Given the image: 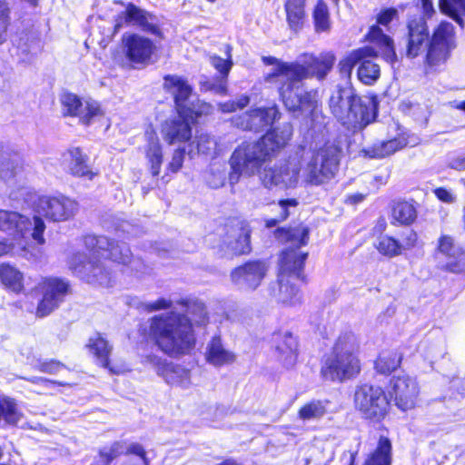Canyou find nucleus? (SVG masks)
Here are the masks:
<instances>
[{"mask_svg": "<svg viewBox=\"0 0 465 465\" xmlns=\"http://www.w3.org/2000/svg\"><path fill=\"white\" fill-rule=\"evenodd\" d=\"M457 108H458V109H460V110L465 111V100H464V101H461V102L457 105Z\"/></svg>", "mask_w": 465, "mask_h": 465, "instance_id": "774afa93", "label": "nucleus"}, {"mask_svg": "<svg viewBox=\"0 0 465 465\" xmlns=\"http://www.w3.org/2000/svg\"><path fill=\"white\" fill-rule=\"evenodd\" d=\"M30 381L35 384H43L44 386L49 387V386H57V387H66L69 384L64 381H54L50 380L46 378H41V377H35L30 379Z\"/></svg>", "mask_w": 465, "mask_h": 465, "instance_id": "bf43d9fd", "label": "nucleus"}, {"mask_svg": "<svg viewBox=\"0 0 465 465\" xmlns=\"http://www.w3.org/2000/svg\"><path fill=\"white\" fill-rule=\"evenodd\" d=\"M300 248L286 247L279 253L278 276L280 292L283 294V302H292L299 293L298 283H307L305 263L308 252H301Z\"/></svg>", "mask_w": 465, "mask_h": 465, "instance_id": "9d476101", "label": "nucleus"}, {"mask_svg": "<svg viewBox=\"0 0 465 465\" xmlns=\"http://www.w3.org/2000/svg\"><path fill=\"white\" fill-rule=\"evenodd\" d=\"M398 18V9L395 7H386L381 9L376 15V25L370 26L365 40L374 43L381 53V57L393 64L397 60V54L393 39L384 34L380 25L388 26L394 19Z\"/></svg>", "mask_w": 465, "mask_h": 465, "instance_id": "dca6fc26", "label": "nucleus"}, {"mask_svg": "<svg viewBox=\"0 0 465 465\" xmlns=\"http://www.w3.org/2000/svg\"><path fill=\"white\" fill-rule=\"evenodd\" d=\"M336 62L333 52H322L318 55H312L306 64L297 62L298 74L293 73V91L298 96H302L308 91H302L299 83L308 78L315 77L319 81L326 78L332 70Z\"/></svg>", "mask_w": 465, "mask_h": 465, "instance_id": "f3484780", "label": "nucleus"}, {"mask_svg": "<svg viewBox=\"0 0 465 465\" xmlns=\"http://www.w3.org/2000/svg\"><path fill=\"white\" fill-rule=\"evenodd\" d=\"M65 368V365L62 361L55 359L44 360L37 364V370L39 371L48 374H56Z\"/></svg>", "mask_w": 465, "mask_h": 465, "instance_id": "864d4df0", "label": "nucleus"}, {"mask_svg": "<svg viewBox=\"0 0 465 465\" xmlns=\"http://www.w3.org/2000/svg\"><path fill=\"white\" fill-rule=\"evenodd\" d=\"M71 291L68 281L59 277H44L31 290V293L39 292L42 294L37 302L35 315L37 318H45L56 310L64 301Z\"/></svg>", "mask_w": 465, "mask_h": 465, "instance_id": "4468645a", "label": "nucleus"}, {"mask_svg": "<svg viewBox=\"0 0 465 465\" xmlns=\"http://www.w3.org/2000/svg\"><path fill=\"white\" fill-rule=\"evenodd\" d=\"M163 79V88L166 93L172 94L177 114L195 118L207 117L213 113V105L204 101L197 100L190 105L186 104L193 94V88L184 77L165 74Z\"/></svg>", "mask_w": 465, "mask_h": 465, "instance_id": "f8f14e48", "label": "nucleus"}, {"mask_svg": "<svg viewBox=\"0 0 465 465\" xmlns=\"http://www.w3.org/2000/svg\"><path fill=\"white\" fill-rule=\"evenodd\" d=\"M307 0H284V11L289 28L293 32L301 31L307 19Z\"/></svg>", "mask_w": 465, "mask_h": 465, "instance_id": "f704fd0d", "label": "nucleus"}, {"mask_svg": "<svg viewBox=\"0 0 465 465\" xmlns=\"http://www.w3.org/2000/svg\"><path fill=\"white\" fill-rule=\"evenodd\" d=\"M365 49L356 48L349 52L344 57H342L338 63V72L342 78L349 79L351 76L352 70L359 59L362 57V54L365 53Z\"/></svg>", "mask_w": 465, "mask_h": 465, "instance_id": "c03bdc74", "label": "nucleus"}, {"mask_svg": "<svg viewBox=\"0 0 465 465\" xmlns=\"http://www.w3.org/2000/svg\"><path fill=\"white\" fill-rule=\"evenodd\" d=\"M404 359L403 352L396 347H388L381 350L373 361V370L378 375L392 376L401 369Z\"/></svg>", "mask_w": 465, "mask_h": 465, "instance_id": "cd10ccee", "label": "nucleus"}, {"mask_svg": "<svg viewBox=\"0 0 465 465\" xmlns=\"http://www.w3.org/2000/svg\"><path fill=\"white\" fill-rule=\"evenodd\" d=\"M400 236V239L390 234L379 237L374 247L381 256L391 259L412 251L420 243L418 232L412 228L403 230Z\"/></svg>", "mask_w": 465, "mask_h": 465, "instance_id": "4be33fe9", "label": "nucleus"}, {"mask_svg": "<svg viewBox=\"0 0 465 465\" xmlns=\"http://www.w3.org/2000/svg\"><path fill=\"white\" fill-rule=\"evenodd\" d=\"M147 159L149 171L152 176H158L161 173L163 162V152L162 144L155 131H152L147 136V144L144 151Z\"/></svg>", "mask_w": 465, "mask_h": 465, "instance_id": "c9c22d12", "label": "nucleus"}, {"mask_svg": "<svg viewBox=\"0 0 465 465\" xmlns=\"http://www.w3.org/2000/svg\"><path fill=\"white\" fill-rule=\"evenodd\" d=\"M35 211L52 222H65L78 211V203L66 195H41L35 203Z\"/></svg>", "mask_w": 465, "mask_h": 465, "instance_id": "a211bd4d", "label": "nucleus"}, {"mask_svg": "<svg viewBox=\"0 0 465 465\" xmlns=\"http://www.w3.org/2000/svg\"><path fill=\"white\" fill-rule=\"evenodd\" d=\"M231 51H232L231 45H227V46H226L227 58L226 59H223L217 54L211 56L212 65L220 73V75L223 79H226L228 77V74L232 66Z\"/></svg>", "mask_w": 465, "mask_h": 465, "instance_id": "3c124183", "label": "nucleus"}, {"mask_svg": "<svg viewBox=\"0 0 465 465\" xmlns=\"http://www.w3.org/2000/svg\"><path fill=\"white\" fill-rule=\"evenodd\" d=\"M281 116L278 106L272 104L249 109L240 117L238 124L243 130L259 133L270 128L258 139L243 141L235 147L229 158L231 179L253 176L288 144L292 130L281 131L272 127Z\"/></svg>", "mask_w": 465, "mask_h": 465, "instance_id": "f257e3e1", "label": "nucleus"}, {"mask_svg": "<svg viewBox=\"0 0 465 465\" xmlns=\"http://www.w3.org/2000/svg\"><path fill=\"white\" fill-rule=\"evenodd\" d=\"M33 219H34V227H33V232L31 233V236L36 242V243L42 245L45 242V237H44V232L45 231V222L38 215H35Z\"/></svg>", "mask_w": 465, "mask_h": 465, "instance_id": "6e6d98bb", "label": "nucleus"}, {"mask_svg": "<svg viewBox=\"0 0 465 465\" xmlns=\"http://www.w3.org/2000/svg\"><path fill=\"white\" fill-rule=\"evenodd\" d=\"M61 104L64 108V116L77 117L83 106L82 99L73 93H64L61 96Z\"/></svg>", "mask_w": 465, "mask_h": 465, "instance_id": "49530a36", "label": "nucleus"}, {"mask_svg": "<svg viewBox=\"0 0 465 465\" xmlns=\"http://www.w3.org/2000/svg\"><path fill=\"white\" fill-rule=\"evenodd\" d=\"M23 414L17 401L10 396L0 393V423L16 426Z\"/></svg>", "mask_w": 465, "mask_h": 465, "instance_id": "a19ab883", "label": "nucleus"}, {"mask_svg": "<svg viewBox=\"0 0 465 465\" xmlns=\"http://www.w3.org/2000/svg\"><path fill=\"white\" fill-rule=\"evenodd\" d=\"M213 235L216 243L212 248L222 256L230 253L233 257L247 256L252 252V227L248 220L241 215H229L216 225Z\"/></svg>", "mask_w": 465, "mask_h": 465, "instance_id": "1a4fd4ad", "label": "nucleus"}, {"mask_svg": "<svg viewBox=\"0 0 465 465\" xmlns=\"http://www.w3.org/2000/svg\"><path fill=\"white\" fill-rule=\"evenodd\" d=\"M329 108L332 116L347 129L362 130L378 116L377 103L362 97L354 91L346 94L340 87L329 98Z\"/></svg>", "mask_w": 465, "mask_h": 465, "instance_id": "6e6552de", "label": "nucleus"}, {"mask_svg": "<svg viewBox=\"0 0 465 465\" xmlns=\"http://www.w3.org/2000/svg\"><path fill=\"white\" fill-rule=\"evenodd\" d=\"M342 147L337 141H325L316 148L304 168V182L320 186L332 180L339 171Z\"/></svg>", "mask_w": 465, "mask_h": 465, "instance_id": "9b49d317", "label": "nucleus"}, {"mask_svg": "<svg viewBox=\"0 0 465 465\" xmlns=\"http://www.w3.org/2000/svg\"><path fill=\"white\" fill-rule=\"evenodd\" d=\"M124 440H115L108 448L98 450L101 465H110L114 460L124 455Z\"/></svg>", "mask_w": 465, "mask_h": 465, "instance_id": "de8ad7c7", "label": "nucleus"}, {"mask_svg": "<svg viewBox=\"0 0 465 465\" xmlns=\"http://www.w3.org/2000/svg\"><path fill=\"white\" fill-rule=\"evenodd\" d=\"M439 8L443 15L451 18L460 26L463 25L462 16H465V0H439Z\"/></svg>", "mask_w": 465, "mask_h": 465, "instance_id": "37998d69", "label": "nucleus"}, {"mask_svg": "<svg viewBox=\"0 0 465 465\" xmlns=\"http://www.w3.org/2000/svg\"><path fill=\"white\" fill-rule=\"evenodd\" d=\"M83 244L86 253L76 251L68 256L66 263L74 275L94 288H107L112 284L113 272L106 262L126 265L132 259L129 247L106 236L86 234Z\"/></svg>", "mask_w": 465, "mask_h": 465, "instance_id": "39448f33", "label": "nucleus"}, {"mask_svg": "<svg viewBox=\"0 0 465 465\" xmlns=\"http://www.w3.org/2000/svg\"><path fill=\"white\" fill-rule=\"evenodd\" d=\"M407 144L408 139L403 135H398L388 140L375 141L363 147L361 153L364 157L369 159H382L403 149Z\"/></svg>", "mask_w": 465, "mask_h": 465, "instance_id": "c756f323", "label": "nucleus"}, {"mask_svg": "<svg viewBox=\"0 0 465 465\" xmlns=\"http://www.w3.org/2000/svg\"><path fill=\"white\" fill-rule=\"evenodd\" d=\"M31 229V221L27 216L13 211L0 209V231L14 237H24Z\"/></svg>", "mask_w": 465, "mask_h": 465, "instance_id": "2f4dec72", "label": "nucleus"}, {"mask_svg": "<svg viewBox=\"0 0 465 465\" xmlns=\"http://www.w3.org/2000/svg\"><path fill=\"white\" fill-rule=\"evenodd\" d=\"M420 16L406 21L404 34L405 55L409 59L422 57L425 74L441 71L457 47L454 25L447 21L440 22L430 32L427 19L435 13L432 0H420Z\"/></svg>", "mask_w": 465, "mask_h": 465, "instance_id": "7ed1b4c3", "label": "nucleus"}, {"mask_svg": "<svg viewBox=\"0 0 465 465\" xmlns=\"http://www.w3.org/2000/svg\"><path fill=\"white\" fill-rule=\"evenodd\" d=\"M364 199V195L361 193H354L349 196V200L352 203H358Z\"/></svg>", "mask_w": 465, "mask_h": 465, "instance_id": "69168bd1", "label": "nucleus"}, {"mask_svg": "<svg viewBox=\"0 0 465 465\" xmlns=\"http://www.w3.org/2000/svg\"><path fill=\"white\" fill-rule=\"evenodd\" d=\"M436 251L447 258L439 269L446 273L465 275V248L455 249V239L450 234H440L437 240Z\"/></svg>", "mask_w": 465, "mask_h": 465, "instance_id": "5701e85b", "label": "nucleus"}, {"mask_svg": "<svg viewBox=\"0 0 465 465\" xmlns=\"http://www.w3.org/2000/svg\"><path fill=\"white\" fill-rule=\"evenodd\" d=\"M147 360L154 366L156 373L163 378L169 384L179 382L185 371V370L181 368L179 365L168 361L157 355H149Z\"/></svg>", "mask_w": 465, "mask_h": 465, "instance_id": "e433bc0d", "label": "nucleus"}, {"mask_svg": "<svg viewBox=\"0 0 465 465\" xmlns=\"http://www.w3.org/2000/svg\"><path fill=\"white\" fill-rule=\"evenodd\" d=\"M11 25V8L5 0H0V45L7 41Z\"/></svg>", "mask_w": 465, "mask_h": 465, "instance_id": "09e8293b", "label": "nucleus"}, {"mask_svg": "<svg viewBox=\"0 0 465 465\" xmlns=\"http://www.w3.org/2000/svg\"><path fill=\"white\" fill-rule=\"evenodd\" d=\"M121 44L124 56L131 67H145L154 62L157 46L151 38L128 33L122 36Z\"/></svg>", "mask_w": 465, "mask_h": 465, "instance_id": "2eb2a0df", "label": "nucleus"}, {"mask_svg": "<svg viewBox=\"0 0 465 465\" xmlns=\"http://www.w3.org/2000/svg\"><path fill=\"white\" fill-rule=\"evenodd\" d=\"M411 5V3H405V4H400L398 7L400 10L403 11V10L409 8Z\"/></svg>", "mask_w": 465, "mask_h": 465, "instance_id": "338daca9", "label": "nucleus"}, {"mask_svg": "<svg viewBox=\"0 0 465 465\" xmlns=\"http://www.w3.org/2000/svg\"><path fill=\"white\" fill-rule=\"evenodd\" d=\"M387 385L388 391L378 384L361 383L355 387L352 396L355 411L367 424L378 426L381 431L388 430L384 421L390 419L392 401L406 412L418 406L420 392L417 378L408 372L393 374Z\"/></svg>", "mask_w": 465, "mask_h": 465, "instance_id": "f03ea898", "label": "nucleus"}, {"mask_svg": "<svg viewBox=\"0 0 465 465\" xmlns=\"http://www.w3.org/2000/svg\"><path fill=\"white\" fill-rule=\"evenodd\" d=\"M272 234L281 243H292L293 248H301L309 242L310 228L302 223L295 226H280L272 232Z\"/></svg>", "mask_w": 465, "mask_h": 465, "instance_id": "7c9ffc66", "label": "nucleus"}, {"mask_svg": "<svg viewBox=\"0 0 465 465\" xmlns=\"http://www.w3.org/2000/svg\"><path fill=\"white\" fill-rule=\"evenodd\" d=\"M436 198L445 203H451L455 201V197L445 187H437L433 190Z\"/></svg>", "mask_w": 465, "mask_h": 465, "instance_id": "13d9d810", "label": "nucleus"}, {"mask_svg": "<svg viewBox=\"0 0 465 465\" xmlns=\"http://www.w3.org/2000/svg\"><path fill=\"white\" fill-rule=\"evenodd\" d=\"M124 7L114 17L113 25V34L115 35L124 26H135L141 31L152 35L154 37L163 40L164 34L161 25L156 22L157 18L153 13L141 8L132 2L124 3L122 1L115 2Z\"/></svg>", "mask_w": 465, "mask_h": 465, "instance_id": "ddd939ff", "label": "nucleus"}, {"mask_svg": "<svg viewBox=\"0 0 465 465\" xmlns=\"http://www.w3.org/2000/svg\"><path fill=\"white\" fill-rule=\"evenodd\" d=\"M454 164L459 170H465V155L461 157H457L454 160Z\"/></svg>", "mask_w": 465, "mask_h": 465, "instance_id": "e2e57ef3", "label": "nucleus"}, {"mask_svg": "<svg viewBox=\"0 0 465 465\" xmlns=\"http://www.w3.org/2000/svg\"><path fill=\"white\" fill-rule=\"evenodd\" d=\"M312 19L317 34L329 33L331 29V16L329 6L324 0H316L312 9Z\"/></svg>", "mask_w": 465, "mask_h": 465, "instance_id": "ea45409f", "label": "nucleus"}, {"mask_svg": "<svg viewBox=\"0 0 465 465\" xmlns=\"http://www.w3.org/2000/svg\"><path fill=\"white\" fill-rule=\"evenodd\" d=\"M328 400H311L298 410V418L302 420H320L327 413Z\"/></svg>", "mask_w": 465, "mask_h": 465, "instance_id": "79ce46f5", "label": "nucleus"}, {"mask_svg": "<svg viewBox=\"0 0 465 465\" xmlns=\"http://www.w3.org/2000/svg\"><path fill=\"white\" fill-rule=\"evenodd\" d=\"M185 157V149L177 148L173 151V156L169 163L167 164V170L173 173H177L183 167Z\"/></svg>", "mask_w": 465, "mask_h": 465, "instance_id": "5fc2aeb1", "label": "nucleus"}, {"mask_svg": "<svg viewBox=\"0 0 465 465\" xmlns=\"http://www.w3.org/2000/svg\"><path fill=\"white\" fill-rule=\"evenodd\" d=\"M165 120L162 125V135L168 144L185 143L191 141L193 137V128L204 117H189L177 114Z\"/></svg>", "mask_w": 465, "mask_h": 465, "instance_id": "a878e982", "label": "nucleus"}, {"mask_svg": "<svg viewBox=\"0 0 465 465\" xmlns=\"http://www.w3.org/2000/svg\"><path fill=\"white\" fill-rule=\"evenodd\" d=\"M361 344L352 331H343L333 341L329 353L321 360L320 375L322 381L343 383L353 381L362 371L360 357Z\"/></svg>", "mask_w": 465, "mask_h": 465, "instance_id": "423d86ee", "label": "nucleus"}, {"mask_svg": "<svg viewBox=\"0 0 465 465\" xmlns=\"http://www.w3.org/2000/svg\"><path fill=\"white\" fill-rule=\"evenodd\" d=\"M25 161L20 151L0 143V180L17 183L25 173Z\"/></svg>", "mask_w": 465, "mask_h": 465, "instance_id": "393cba45", "label": "nucleus"}, {"mask_svg": "<svg viewBox=\"0 0 465 465\" xmlns=\"http://www.w3.org/2000/svg\"><path fill=\"white\" fill-rule=\"evenodd\" d=\"M360 49L366 51L357 63V77L362 84L372 85L381 76L380 65L375 62L379 53L372 46H361Z\"/></svg>", "mask_w": 465, "mask_h": 465, "instance_id": "c85d7f7f", "label": "nucleus"}, {"mask_svg": "<svg viewBox=\"0 0 465 465\" xmlns=\"http://www.w3.org/2000/svg\"><path fill=\"white\" fill-rule=\"evenodd\" d=\"M271 349L276 360L285 369L293 368L299 360V337L290 330L279 328L270 338Z\"/></svg>", "mask_w": 465, "mask_h": 465, "instance_id": "412c9836", "label": "nucleus"}, {"mask_svg": "<svg viewBox=\"0 0 465 465\" xmlns=\"http://www.w3.org/2000/svg\"><path fill=\"white\" fill-rule=\"evenodd\" d=\"M301 171V159L289 155L281 164L264 168L261 181L269 189L279 185L294 187L300 179Z\"/></svg>", "mask_w": 465, "mask_h": 465, "instance_id": "aec40b11", "label": "nucleus"}, {"mask_svg": "<svg viewBox=\"0 0 465 465\" xmlns=\"http://www.w3.org/2000/svg\"><path fill=\"white\" fill-rule=\"evenodd\" d=\"M176 303L184 308V313L170 312L153 315L143 333L147 341L171 358L190 354L196 344L193 322L197 325L208 322L203 302L182 298Z\"/></svg>", "mask_w": 465, "mask_h": 465, "instance_id": "20e7f679", "label": "nucleus"}, {"mask_svg": "<svg viewBox=\"0 0 465 465\" xmlns=\"http://www.w3.org/2000/svg\"><path fill=\"white\" fill-rule=\"evenodd\" d=\"M10 245L7 244L5 241H0V257L10 252Z\"/></svg>", "mask_w": 465, "mask_h": 465, "instance_id": "0e129e2a", "label": "nucleus"}, {"mask_svg": "<svg viewBox=\"0 0 465 465\" xmlns=\"http://www.w3.org/2000/svg\"><path fill=\"white\" fill-rule=\"evenodd\" d=\"M392 442L387 436H380L375 448L368 453L362 465H391ZM349 465H355L352 455Z\"/></svg>", "mask_w": 465, "mask_h": 465, "instance_id": "473e14b6", "label": "nucleus"}, {"mask_svg": "<svg viewBox=\"0 0 465 465\" xmlns=\"http://www.w3.org/2000/svg\"><path fill=\"white\" fill-rule=\"evenodd\" d=\"M269 268L266 259H249L230 272V280L236 286L254 292L262 285Z\"/></svg>", "mask_w": 465, "mask_h": 465, "instance_id": "6ab92c4d", "label": "nucleus"}, {"mask_svg": "<svg viewBox=\"0 0 465 465\" xmlns=\"http://www.w3.org/2000/svg\"><path fill=\"white\" fill-rule=\"evenodd\" d=\"M205 360L215 367H222L233 363L236 360V355L223 347L220 335H214L207 345Z\"/></svg>", "mask_w": 465, "mask_h": 465, "instance_id": "72a5a7b5", "label": "nucleus"}, {"mask_svg": "<svg viewBox=\"0 0 465 465\" xmlns=\"http://www.w3.org/2000/svg\"><path fill=\"white\" fill-rule=\"evenodd\" d=\"M124 456H134L136 457L141 465H149L150 460L147 456V451L145 448L139 442H132L128 446L126 442L124 441Z\"/></svg>", "mask_w": 465, "mask_h": 465, "instance_id": "603ef678", "label": "nucleus"}, {"mask_svg": "<svg viewBox=\"0 0 465 465\" xmlns=\"http://www.w3.org/2000/svg\"><path fill=\"white\" fill-rule=\"evenodd\" d=\"M262 61L265 65H274V68L263 76L268 84H276L280 76L284 79L278 85L279 98L291 113L309 112L313 114L321 106L316 89L308 90L302 96H298L293 91V73L298 74L297 62H285L274 56H262Z\"/></svg>", "mask_w": 465, "mask_h": 465, "instance_id": "0eeeda50", "label": "nucleus"}, {"mask_svg": "<svg viewBox=\"0 0 465 465\" xmlns=\"http://www.w3.org/2000/svg\"><path fill=\"white\" fill-rule=\"evenodd\" d=\"M62 164L75 178L88 181L99 175V170L90 164V157L80 146H71L62 153Z\"/></svg>", "mask_w": 465, "mask_h": 465, "instance_id": "b1692460", "label": "nucleus"}, {"mask_svg": "<svg viewBox=\"0 0 465 465\" xmlns=\"http://www.w3.org/2000/svg\"><path fill=\"white\" fill-rule=\"evenodd\" d=\"M388 224L384 217L381 216L377 219L374 226L372 227V234L379 237L385 236Z\"/></svg>", "mask_w": 465, "mask_h": 465, "instance_id": "052dcab7", "label": "nucleus"}, {"mask_svg": "<svg viewBox=\"0 0 465 465\" xmlns=\"http://www.w3.org/2000/svg\"><path fill=\"white\" fill-rule=\"evenodd\" d=\"M420 203L413 198H398L389 205L390 223L395 227H411L418 222Z\"/></svg>", "mask_w": 465, "mask_h": 465, "instance_id": "bb28decb", "label": "nucleus"}, {"mask_svg": "<svg viewBox=\"0 0 465 465\" xmlns=\"http://www.w3.org/2000/svg\"><path fill=\"white\" fill-rule=\"evenodd\" d=\"M86 348L94 358L100 362V365L114 372L110 364V355L112 352V346L108 341L103 337L101 333H96L94 336L88 339Z\"/></svg>", "mask_w": 465, "mask_h": 465, "instance_id": "4c0bfd02", "label": "nucleus"}, {"mask_svg": "<svg viewBox=\"0 0 465 465\" xmlns=\"http://www.w3.org/2000/svg\"><path fill=\"white\" fill-rule=\"evenodd\" d=\"M278 204L282 209L279 216L264 220V226L267 229L276 227L279 223L285 222L290 216L289 207H297L299 202L295 198L280 199Z\"/></svg>", "mask_w": 465, "mask_h": 465, "instance_id": "a18cd8bd", "label": "nucleus"}, {"mask_svg": "<svg viewBox=\"0 0 465 465\" xmlns=\"http://www.w3.org/2000/svg\"><path fill=\"white\" fill-rule=\"evenodd\" d=\"M0 282L7 291L15 294L25 289L23 273L7 262L0 263Z\"/></svg>", "mask_w": 465, "mask_h": 465, "instance_id": "58836bf2", "label": "nucleus"}, {"mask_svg": "<svg viewBox=\"0 0 465 465\" xmlns=\"http://www.w3.org/2000/svg\"><path fill=\"white\" fill-rule=\"evenodd\" d=\"M173 305V302L164 298H159L153 302H148L144 305V309L147 312H156L160 310H167L170 309Z\"/></svg>", "mask_w": 465, "mask_h": 465, "instance_id": "4d7b16f0", "label": "nucleus"}, {"mask_svg": "<svg viewBox=\"0 0 465 465\" xmlns=\"http://www.w3.org/2000/svg\"><path fill=\"white\" fill-rule=\"evenodd\" d=\"M104 112L101 105L96 102H87L85 104V113L79 114V123L84 126L91 125L95 119L103 117Z\"/></svg>", "mask_w": 465, "mask_h": 465, "instance_id": "8fccbe9b", "label": "nucleus"}, {"mask_svg": "<svg viewBox=\"0 0 465 465\" xmlns=\"http://www.w3.org/2000/svg\"><path fill=\"white\" fill-rule=\"evenodd\" d=\"M214 465H243L242 462L234 457H222L220 461Z\"/></svg>", "mask_w": 465, "mask_h": 465, "instance_id": "680f3d73", "label": "nucleus"}]
</instances>
